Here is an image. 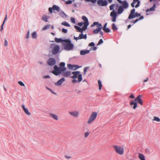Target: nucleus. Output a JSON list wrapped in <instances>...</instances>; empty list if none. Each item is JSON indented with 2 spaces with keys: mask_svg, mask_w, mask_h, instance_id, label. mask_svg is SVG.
Segmentation results:
<instances>
[{
  "mask_svg": "<svg viewBox=\"0 0 160 160\" xmlns=\"http://www.w3.org/2000/svg\"><path fill=\"white\" fill-rule=\"evenodd\" d=\"M97 4L99 6H106L108 4V1L106 0H98Z\"/></svg>",
  "mask_w": 160,
  "mask_h": 160,
  "instance_id": "obj_10",
  "label": "nucleus"
},
{
  "mask_svg": "<svg viewBox=\"0 0 160 160\" xmlns=\"http://www.w3.org/2000/svg\"><path fill=\"white\" fill-rule=\"evenodd\" d=\"M62 32L63 33H67L68 32V30L66 29H65L64 28H63L62 29Z\"/></svg>",
  "mask_w": 160,
  "mask_h": 160,
  "instance_id": "obj_53",
  "label": "nucleus"
},
{
  "mask_svg": "<svg viewBox=\"0 0 160 160\" xmlns=\"http://www.w3.org/2000/svg\"><path fill=\"white\" fill-rule=\"evenodd\" d=\"M50 47L52 49V53L54 55L57 54L59 52L60 49V46L58 45H56L55 44H51L50 45Z\"/></svg>",
  "mask_w": 160,
  "mask_h": 160,
  "instance_id": "obj_6",
  "label": "nucleus"
},
{
  "mask_svg": "<svg viewBox=\"0 0 160 160\" xmlns=\"http://www.w3.org/2000/svg\"><path fill=\"white\" fill-rule=\"evenodd\" d=\"M8 42L7 40L6 39H5V43H4V45L5 46H7L8 45Z\"/></svg>",
  "mask_w": 160,
  "mask_h": 160,
  "instance_id": "obj_60",
  "label": "nucleus"
},
{
  "mask_svg": "<svg viewBox=\"0 0 160 160\" xmlns=\"http://www.w3.org/2000/svg\"><path fill=\"white\" fill-rule=\"evenodd\" d=\"M44 78H50V77L49 75H46L44 76L43 77Z\"/></svg>",
  "mask_w": 160,
  "mask_h": 160,
  "instance_id": "obj_58",
  "label": "nucleus"
},
{
  "mask_svg": "<svg viewBox=\"0 0 160 160\" xmlns=\"http://www.w3.org/2000/svg\"><path fill=\"white\" fill-rule=\"evenodd\" d=\"M97 115V113L96 112H93L89 118V120L87 122L88 123H91L96 118Z\"/></svg>",
  "mask_w": 160,
  "mask_h": 160,
  "instance_id": "obj_8",
  "label": "nucleus"
},
{
  "mask_svg": "<svg viewBox=\"0 0 160 160\" xmlns=\"http://www.w3.org/2000/svg\"><path fill=\"white\" fill-rule=\"evenodd\" d=\"M70 20L71 22L73 23H75L76 20L74 18L72 17L70 18Z\"/></svg>",
  "mask_w": 160,
  "mask_h": 160,
  "instance_id": "obj_43",
  "label": "nucleus"
},
{
  "mask_svg": "<svg viewBox=\"0 0 160 160\" xmlns=\"http://www.w3.org/2000/svg\"><path fill=\"white\" fill-rule=\"evenodd\" d=\"M62 75L65 77H68L71 75V72L70 71H64L62 72Z\"/></svg>",
  "mask_w": 160,
  "mask_h": 160,
  "instance_id": "obj_14",
  "label": "nucleus"
},
{
  "mask_svg": "<svg viewBox=\"0 0 160 160\" xmlns=\"http://www.w3.org/2000/svg\"><path fill=\"white\" fill-rule=\"evenodd\" d=\"M140 2L139 0H133L131 5L132 7H135L136 8H137L140 6Z\"/></svg>",
  "mask_w": 160,
  "mask_h": 160,
  "instance_id": "obj_11",
  "label": "nucleus"
},
{
  "mask_svg": "<svg viewBox=\"0 0 160 160\" xmlns=\"http://www.w3.org/2000/svg\"><path fill=\"white\" fill-rule=\"evenodd\" d=\"M95 45L94 43L93 42L90 43L88 45V46L89 47H94Z\"/></svg>",
  "mask_w": 160,
  "mask_h": 160,
  "instance_id": "obj_51",
  "label": "nucleus"
},
{
  "mask_svg": "<svg viewBox=\"0 0 160 160\" xmlns=\"http://www.w3.org/2000/svg\"><path fill=\"white\" fill-rule=\"evenodd\" d=\"M105 32L108 33L111 32V30L108 28H105L102 29Z\"/></svg>",
  "mask_w": 160,
  "mask_h": 160,
  "instance_id": "obj_37",
  "label": "nucleus"
},
{
  "mask_svg": "<svg viewBox=\"0 0 160 160\" xmlns=\"http://www.w3.org/2000/svg\"><path fill=\"white\" fill-rule=\"evenodd\" d=\"M23 111L27 115H31V113L29 112L28 108H26Z\"/></svg>",
  "mask_w": 160,
  "mask_h": 160,
  "instance_id": "obj_42",
  "label": "nucleus"
},
{
  "mask_svg": "<svg viewBox=\"0 0 160 160\" xmlns=\"http://www.w3.org/2000/svg\"><path fill=\"white\" fill-rule=\"evenodd\" d=\"M154 121H156L158 122H160V119L158 117H154L153 120Z\"/></svg>",
  "mask_w": 160,
  "mask_h": 160,
  "instance_id": "obj_45",
  "label": "nucleus"
},
{
  "mask_svg": "<svg viewBox=\"0 0 160 160\" xmlns=\"http://www.w3.org/2000/svg\"><path fill=\"white\" fill-rule=\"evenodd\" d=\"M7 14H6L5 15V18H4V20L2 22V24L1 28H0V31H2L3 29V25L5 23V21L7 20Z\"/></svg>",
  "mask_w": 160,
  "mask_h": 160,
  "instance_id": "obj_17",
  "label": "nucleus"
},
{
  "mask_svg": "<svg viewBox=\"0 0 160 160\" xmlns=\"http://www.w3.org/2000/svg\"><path fill=\"white\" fill-rule=\"evenodd\" d=\"M54 40L55 42L57 43H60L62 42H62H64V40L62 39V38H55L54 39Z\"/></svg>",
  "mask_w": 160,
  "mask_h": 160,
  "instance_id": "obj_19",
  "label": "nucleus"
},
{
  "mask_svg": "<svg viewBox=\"0 0 160 160\" xmlns=\"http://www.w3.org/2000/svg\"><path fill=\"white\" fill-rule=\"evenodd\" d=\"M97 47L94 46L92 48V50L93 51H95L97 49Z\"/></svg>",
  "mask_w": 160,
  "mask_h": 160,
  "instance_id": "obj_63",
  "label": "nucleus"
},
{
  "mask_svg": "<svg viewBox=\"0 0 160 160\" xmlns=\"http://www.w3.org/2000/svg\"><path fill=\"white\" fill-rule=\"evenodd\" d=\"M89 23H85L84 24L83 26L82 27V30L83 31H83H85L87 29V27L89 25Z\"/></svg>",
  "mask_w": 160,
  "mask_h": 160,
  "instance_id": "obj_26",
  "label": "nucleus"
},
{
  "mask_svg": "<svg viewBox=\"0 0 160 160\" xmlns=\"http://www.w3.org/2000/svg\"><path fill=\"white\" fill-rule=\"evenodd\" d=\"M99 33L102 36L103 35V32L101 31V29H100V31L99 32Z\"/></svg>",
  "mask_w": 160,
  "mask_h": 160,
  "instance_id": "obj_62",
  "label": "nucleus"
},
{
  "mask_svg": "<svg viewBox=\"0 0 160 160\" xmlns=\"http://www.w3.org/2000/svg\"><path fill=\"white\" fill-rule=\"evenodd\" d=\"M86 2H91L92 3L94 4L96 2L97 0H85Z\"/></svg>",
  "mask_w": 160,
  "mask_h": 160,
  "instance_id": "obj_39",
  "label": "nucleus"
},
{
  "mask_svg": "<svg viewBox=\"0 0 160 160\" xmlns=\"http://www.w3.org/2000/svg\"><path fill=\"white\" fill-rule=\"evenodd\" d=\"M115 6L116 7V10H117L120 7V5L118 4H115Z\"/></svg>",
  "mask_w": 160,
  "mask_h": 160,
  "instance_id": "obj_57",
  "label": "nucleus"
},
{
  "mask_svg": "<svg viewBox=\"0 0 160 160\" xmlns=\"http://www.w3.org/2000/svg\"><path fill=\"white\" fill-rule=\"evenodd\" d=\"M74 28L77 30V31L81 33H83V31L82 30V28L79 27V26L75 25Z\"/></svg>",
  "mask_w": 160,
  "mask_h": 160,
  "instance_id": "obj_22",
  "label": "nucleus"
},
{
  "mask_svg": "<svg viewBox=\"0 0 160 160\" xmlns=\"http://www.w3.org/2000/svg\"><path fill=\"white\" fill-rule=\"evenodd\" d=\"M50 116L56 120H57L58 119V117L57 115L52 113H51L50 114Z\"/></svg>",
  "mask_w": 160,
  "mask_h": 160,
  "instance_id": "obj_30",
  "label": "nucleus"
},
{
  "mask_svg": "<svg viewBox=\"0 0 160 160\" xmlns=\"http://www.w3.org/2000/svg\"><path fill=\"white\" fill-rule=\"evenodd\" d=\"M69 113L72 116L77 117L78 115V112H70Z\"/></svg>",
  "mask_w": 160,
  "mask_h": 160,
  "instance_id": "obj_24",
  "label": "nucleus"
},
{
  "mask_svg": "<svg viewBox=\"0 0 160 160\" xmlns=\"http://www.w3.org/2000/svg\"><path fill=\"white\" fill-rule=\"evenodd\" d=\"M90 132H85L84 134V137L86 138L87 137L89 134H90Z\"/></svg>",
  "mask_w": 160,
  "mask_h": 160,
  "instance_id": "obj_55",
  "label": "nucleus"
},
{
  "mask_svg": "<svg viewBox=\"0 0 160 160\" xmlns=\"http://www.w3.org/2000/svg\"><path fill=\"white\" fill-rule=\"evenodd\" d=\"M50 92L52 93L53 94H55V95H56L57 94V93L54 92L52 89V90L50 91Z\"/></svg>",
  "mask_w": 160,
  "mask_h": 160,
  "instance_id": "obj_64",
  "label": "nucleus"
},
{
  "mask_svg": "<svg viewBox=\"0 0 160 160\" xmlns=\"http://www.w3.org/2000/svg\"><path fill=\"white\" fill-rule=\"evenodd\" d=\"M121 4L122 5H120V7L118 9L117 12L114 9L115 4H113L109 6L110 10H112L110 13V16L112 18V21L113 22H116L118 15L121 14L123 11L124 9H126L129 7V4L128 2L125 3V2L124 3Z\"/></svg>",
  "mask_w": 160,
  "mask_h": 160,
  "instance_id": "obj_1",
  "label": "nucleus"
},
{
  "mask_svg": "<svg viewBox=\"0 0 160 160\" xmlns=\"http://www.w3.org/2000/svg\"><path fill=\"white\" fill-rule=\"evenodd\" d=\"M103 42V41L102 39H101L99 41V42L97 44V45H99L102 44Z\"/></svg>",
  "mask_w": 160,
  "mask_h": 160,
  "instance_id": "obj_46",
  "label": "nucleus"
},
{
  "mask_svg": "<svg viewBox=\"0 0 160 160\" xmlns=\"http://www.w3.org/2000/svg\"><path fill=\"white\" fill-rule=\"evenodd\" d=\"M65 80V79L64 78H62L58 80L57 82H55L54 84L56 86H59L61 85Z\"/></svg>",
  "mask_w": 160,
  "mask_h": 160,
  "instance_id": "obj_12",
  "label": "nucleus"
},
{
  "mask_svg": "<svg viewBox=\"0 0 160 160\" xmlns=\"http://www.w3.org/2000/svg\"><path fill=\"white\" fill-rule=\"evenodd\" d=\"M131 105H133V109H135L138 107L137 103L135 101H132L131 102Z\"/></svg>",
  "mask_w": 160,
  "mask_h": 160,
  "instance_id": "obj_20",
  "label": "nucleus"
},
{
  "mask_svg": "<svg viewBox=\"0 0 160 160\" xmlns=\"http://www.w3.org/2000/svg\"><path fill=\"white\" fill-rule=\"evenodd\" d=\"M18 83L21 86H25V85H24V83L22 81H18Z\"/></svg>",
  "mask_w": 160,
  "mask_h": 160,
  "instance_id": "obj_48",
  "label": "nucleus"
},
{
  "mask_svg": "<svg viewBox=\"0 0 160 160\" xmlns=\"http://www.w3.org/2000/svg\"><path fill=\"white\" fill-rule=\"evenodd\" d=\"M42 20L46 22L48 21V18L47 16L46 15H43L42 18Z\"/></svg>",
  "mask_w": 160,
  "mask_h": 160,
  "instance_id": "obj_33",
  "label": "nucleus"
},
{
  "mask_svg": "<svg viewBox=\"0 0 160 160\" xmlns=\"http://www.w3.org/2000/svg\"><path fill=\"white\" fill-rule=\"evenodd\" d=\"M72 74L73 75L72 76L70 77L73 79L72 81L73 83H79L82 80V75L80 74V72L79 71H74L72 72Z\"/></svg>",
  "mask_w": 160,
  "mask_h": 160,
  "instance_id": "obj_3",
  "label": "nucleus"
},
{
  "mask_svg": "<svg viewBox=\"0 0 160 160\" xmlns=\"http://www.w3.org/2000/svg\"><path fill=\"white\" fill-rule=\"evenodd\" d=\"M56 63V61L54 58H49L47 61V64L50 66H54Z\"/></svg>",
  "mask_w": 160,
  "mask_h": 160,
  "instance_id": "obj_9",
  "label": "nucleus"
},
{
  "mask_svg": "<svg viewBox=\"0 0 160 160\" xmlns=\"http://www.w3.org/2000/svg\"><path fill=\"white\" fill-rule=\"evenodd\" d=\"M113 147L115 152L118 154L122 155L124 153L123 148L118 145H114Z\"/></svg>",
  "mask_w": 160,
  "mask_h": 160,
  "instance_id": "obj_7",
  "label": "nucleus"
},
{
  "mask_svg": "<svg viewBox=\"0 0 160 160\" xmlns=\"http://www.w3.org/2000/svg\"><path fill=\"white\" fill-rule=\"evenodd\" d=\"M81 67L82 66H79L78 65H74V68L75 67V68L74 69V70H75Z\"/></svg>",
  "mask_w": 160,
  "mask_h": 160,
  "instance_id": "obj_47",
  "label": "nucleus"
},
{
  "mask_svg": "<svg viewBox=\"0 0 160 160\" xmlns=\"http://www.w3.org/2000/svg\"><path fill=\"white\" fill-rule=\"evenodd\" d=\"M82 19L84 21L85 23H89L88 18L85 16H83L82 18Z\"/></svg>",
  "mask_w": 160,
  "mask_h": 160,
  "instance_id": "obj_23",
  "label": "nucleus"
},
{
  "mask_svg": "<svg viewBox=\"0 0 160 160\" xmlns=\"http://www.w3.org/2000/svg\"><path fill=\"white\" fill-rule=\"evenodd\" d=\"M135 12V9H133L131 11V19L140 16V17L138 19H136L135 20H133L132 22L133 23H135L139 20L142 19L144 18V17L143 16H141V14H140L138 13L137 12Z\"/></svg>",
  "mask_w": 160,
  "mask_h": 160,
  "instance_id": "obj_5",
  "label": "nucleus"
},
{
  "mask_svg": "<svg viewBox=\"0 0 160 160\" xmlns=\"http://www.w3.org/2000/svg\"><path fill=\"white\" fill-rule=\"evenodd\" d=\"M31 36L32 38L33 39L36 38L37 37V32L35 31L34 32L32 33Z\"/></svg>",
  "mask_w": 160,
  "mask_h": 160,
  "instance_id": "obj_31",
  "label": "nucleus"
},
{
  "mask_svg": "<svg viewBox=\"0 0 160 160\" xmlns=\"http://www.w3.org/2000/svg\"><path fill=\"white\" fill-rule=\"evenodd\" d=\"M97 22H93L92 24L91 25V27H93L95 25H97Z\"/></svg>",
  "mask_w": 160,
  "mask_h": 160,
  "instance_id": "obj_54",
  "label": "nucleus"
},
{
  "mask_svg": "<svg viewBox=\"0 0 160 160\" xmlns=\"http://www.w3.org/2000/svg\"><path fill=\"white\" fill-rule=\"evenodd\" d=\"M98 82L99 86V89L100 90L102 87V82L100 80H99L98 81Z\"/></svg>",
  "mask_w": 160,
  "mask_h": 160,
  "instance_id": "obj_35",
  "label": "nucleus"
},
{
  "mask_svg": "<svg viewBox=\"0 0 160 160\" xmlns=\"http://www.w3.org/2000/svg\"><path fill=\"white\" fill-rule=\"evenodd\" d=\"M128 22H130V14H129L128 18L125 20V24H127Z\"/></svg>",
  "mask_w": 160,
  "mask_h": 160,
  "instance_id": "obj_38",
  "label": "nucleus"
},
{
  "mask_svg": "<svg viewBox=\"0 0 160 160\" xmlns=\"http://www.w3.org/2000/svg\"><path fill=\"white\" fill-rule=\"evenodd\" d=\"M64 49L70 51L74 48L73 44L72 43L71 40L69 39H64V42H62Z\"/></svg>",
  "mask_w": 160,
  "mask_h": 160,
  "instance_id": "obj_4",
  "label": "nucleus"
},
{
  "mask_svg": "<svg viewBox=\"0 0 160 160\" xmlns=\"http://www.w3.org/2000/svg\"><path fill=\"white\" fill-rule=\"evenodd\" d=\"M112 29L113 31H117L118 29L115 24L114 23H113L112 24Z\"/></svg>",
  "mask_w": 160,
  "mask_h": 160,
  "instance_id": "obj_27",
  "label": "nucleus"
},
{
  "mask_svg": "<svg viewBox=\"0 0 160 160\" xmlns=\"http://www.w3.org/2000/svg\"><path fill=\"white\" fill-rule=\"evenodd\" d=\"M107 23L106 22L104 24V25L103 27H102V29H104L107 28Z\"/></svg>",
  "mask_w": 160,
  "mask_h": 160,
  "instance_id": "obj_56",
  "label": "nucleus"
},
{
  "mask_svg": "<svg viewBox=\"0 0 160 160\" xmlns=\"http://www.w3.org/2000/svg\"><path fill=\"white\" fill-rule=\"evenodd\" d=\"M22 108L23 110H24L26 108H25V106L24 105H22Z\"/></svg>",
  "mask_w": 160,
  "mask_h": 160,
  "instance_id": "obj_61",
  "label": "nucleus"
},
{
  "mask_svg": "<svg viewBox=\"0 0 160 160\" xmlns=\"http://www.w3.org/2000/svg\"><path fill=\"white\" fill-rule=\"evenodd\" d=\"M65 66V63L63 62L59 63V67L57 65H55L53 67V70L52 71V73L56 76L62 74V72L65 71L67 70Z\"/></svg>",
  "mask_w": 160,
  "mask_h": 160,
  "instance_id": "obj_2",
  "label": "nucleus"
},
{
  "mask_svg": "<svg viewBox=\"0 0 160 160\" xmlns=\"http://www.w3.org/2000/svg\"><path fill=\"white\" fill-rule=\"evenodd\" d=\"M84 24H85V23L84 22H82L78 23V25L79 27H82Z\"/></svg>",
  "mask_w": 160,
  "mask_h": 160,
  "instance_id": "obj_50",
  "label": "nucleus"
},
{
  "mask_svg": "<svg viewBox=\"0 0 160 160\" xmlns=\"http://www.w3.org/2000/svg\"><path fill=\"white\" fill-rule=\"evenodd\" d=\"M67 67L70 69H74V65H72L71 64H67Z\"/></svg>",
  "mask_w": 160,
  "mask_h": 160,
  "instance_id": "obj_32",
  "label": "nucleus"
},
{
  "mask_svg": "<svg viewBox=\"0 0 160 160\" xmlns=\"http://www.w3.org/2000/svg\"><path fill=\"white\" fill-rule=\"evenodd\" d=\"M89 68V67H87L85 68L84 69V73L85 74H86V72H87V70Z\"/></svg>",
  "mask_w": 160,
  "mask_h": 160,
  "instance_id": "obj_49",
  "label": "nucleus"
},
{
  "mask_svg": "<svg viewBox=\"0 0 160 160\" xmlns=\"http://www.w3.org/2000/svg\"><path fill=\"white\" fill-rule=\"evenodd\" d=\"M156 8V4H154L152 7L150 8L149 9H147L146 11V12H148L150 11H154L155 10V8Z\"/></svg>",
  "mask_w": 160,
  "mask_h": 160,
  "instance_id": "obj_21",
  "label": "nucleus"
},
{
  "mask_svg": "<svg viewBox=\"0 0 160 160\" xmlns=\"http://www.w3.org/2000/svg\"><path fill=\"white\" fill-rule=\"evenodd\" d=\"M50 26V25H48L45 26L43 28L42 30H45L49 28Z\"/></svg>",
  "mask_w": 160,
  "mask_h": 160,
  "instance_id": "obj_41",
  "label": "nucleus"
},
{
  "mask_svg": "<svg viewBox=\"0 0 160 160\" xmlns=\"http://www.w3.org/2000/svg\"><path fill=\"white\" fill-rule=\"evenodd\" d=\"M117 1L120 4H122L123 3H124V2H125V3H127V2L126 0H124L122 1L121 0H117Z\"/></svg>",
  "mask_w": 160,
  "mask_h": 160,
  "instance_id": "obj_40",
  "label": "nucleus"
},
{
  "mask_svg": "<svg viewBox=\"0 0 160 160\" xmlns=\"http://www.w3.org/2000/svg\"><path fill=\"white\" fill-rule=\"evenodd\" d=\"M52 7L53 8V11H57L58 12H59L60 11V8L58 6L54 5L52 6Z\"/></svg>",
  "mask_w": 160,
  "mask_h": 160,
  "instance_id": "obj_16",
  "label": "nucleus"
},
{
  "mask_svg": "<svg viewBox=\"0 0 160 160\" xmlns=\"http://www.w3.org/2000/svg\"><path fill=\"white\" fill-rule=\"evenodd\" d=\"M138 157L140 160H145L144 156L142 154L139 153Z\"/></svg>",
  "mask_w": 160,
  "mask_h": 160,
  "instance_id": "obj_28",
  "label": "nucleus"
},
{
  "mask_svg": "<svg viewBox=\"0 0 160 160\" xmlns=\"http://www.w3.org/2000/svg\"><path fill=\"white\" fill-rule=\"evenodd\" d=\"M134 101H135L137 103L138 102L141 105H142L143 104V102L140 96H138L136 99H134Z\"/></svg>",
  "mask_w": 160,
  "mask_h": 160,
  "instance_id": "obj_13",
  "label": "nucleus"
},
{
  "mask_svg": "<svg viewBox=\"0 0 160 160\" xmlns=\"http://www.w3.org/2000/svg\"><path fill=\"white\" fill-rule=\"evenodd\" d=\"M79 36L80 39H86L87 38V34H85L84 35L83 34V33H81V34H80Z\"/></svg>",
  "mask_w": 160,
  "mask_h": 160,
  "instance_id": "obj_18",
  "label": "nucleus"
},
{
  "mask_svg": "<svg viewBox=\"0 0 160 160\" xmlns=\"http://www.w3.org/2000/svg\"><path fill=\"white\" fill-rule=\"evenodd\" d=\"M90 52V50H81L80 52V54L81 55H83L88 54Z\"/></svg>",
  "mask_w": 160,
  "mask_h": 160,
  "instance_id": "obj_15",
  "label": "nucleus"
},
{
  "mask_svg": "<svg viewBox=\"0 0 160 160\" xmlns=\"http://www.w3.org/2000/svg\"><path fill=\"white\" fill-rule=\"evenodd\" d=\"M52 10H53V8L52 7H49L48 8V11L51 13H52Z\"/></svg>",
  "mask_w": 160,
  "mask_h": 160,
  "instance_id": "obj_52",
  "label": "nucleus"
},
{
  "mask_svg": "<svg viewBox=\"0 0 160 160\" xmlns=\"http://www.w3.org/2000/svg\"><path fill=\"white\" fill-rule=\"evenodd\" d=\"M100 29L98 28L95 29L93 31V34H97L100 31Z\"/></svg>",
  "mask_w": 160,
  "mask_h": 160,
  "instance_id": "obj_34",
  "label": "nucleus"
},
{
  "mask_svg": "<svg viewBox=\"0 0 160 160\" xmlns=\"http://www.w3.org/2000/svg\"><path fill=\"white\" fill-rule=\"evenodd\" d=\"M97 27H98V28H99L100 29H102V25L101 23H99L98 22H97Z\"/></svg>",
  "mask_w": 160,
  "mask_h": 160,
  "instance_id": "obj_36",
  "label": "nucleus"
},
{
  "mask_svg": "<svg viewBox=\"0 0 160 160\" xmlns=\"http://www.w3.org/2000/svg\"><path fill=\"white\" fill-rule=\"evenodd\" d=\"M61 24L62 25H63L67 27H70L71 26L69 23H68L66 21H65L61 23Z\"/></svg>",
  "mask_w": 160,
  "mask_h": 160,
  "instance_id": "obj_29",
  "label": "nucleus"
},
{
  "mask_svg": "<svg viewBox=\"0 0 160 160\" xmlns=\"http://www.w3.org/2000/svg\"><path fill=\"white\" fill-rule=\"evenodd\" d=\"M72 3V1L71 0H68L65 2V4L67 5L71 4Z\"/></svg>",
  "mask_w": 160,
  "mask_h": 160,
  "instance_id": "obj_44",
  "label": "nucleus"
},
{
  "mask_svg": "<svg viewBox=\"0 0 160 160\" xmlns=\"http://www.w3.org/2000/svg\"><path fill=\"white\" fill-rule=\"evenodd\" d=\"M59 15L63 18H65L67 16V15H66V14L63 11H62L60 13Z\"/></svg>",
  "mask_w": 160,
  "mask_h": 160,
  "instance_id": "obj_25",
  "label": "nucleus"
},
{
  "mask_svg": "<svg viewBox=\"0 0 160 160\" xmlns=\"http://www.w3.org/2000/svg\"><path fill=\"white\" fill-rule=\"evenodd\" d=\"M74 39L76 41H77L78 39H80L79 36L78 37H75V36H74Z\"/></svg>",
  "mask_w": 160,
  "mask_h": 160,
  "instance_id": "obj_59",
  "label": "nucleus"
}]
</instances>
